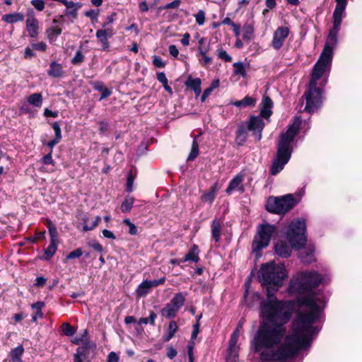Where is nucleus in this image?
Returning a JSON list of instances; mask_svg holds the SVG:
<instances>
[{
	"mask_svg": "<svg viewBox=\"0 0 362 362\" xmlns=\"http://www.w3.org/2000/svg\"><path fill=\"white\" fill-rule=\"evenodd\" d=\"M288 276L284 264L274 262L263 264L259 270L267 299L261 303L263 321L252 346L262 362L292 360L301 349L310 346L313 336L320 330L313 324L320 317L325 301L313 288L328 278L315 271L298 272L291 279L288 289L296 302L278 300L274 293Z\"/></svg>",
	"mask_w": 362,
	"mask_h": 362,
	"instance_id": "nucleus-1",
	"label": "nucleus"
},
{
	"mask_svg": "<svg viewBox=\"0 0 362 362\" xmlns=\"http://www.w3.org/2000/svg\"><path fill=\"white\" fill-rule=\"evenodd\" d=\"M335 46L325 42L324 49L313 67L308 88L303 96L306 101L304 111L313 112L321 105L322 89L320 87L325 86L327 82Z\"/></svg>",
	"mask_w": 362,
	"mask_h": 362,
	"instance_id": "nucleus-2",
	"label": "nucleus"
},
{
	"mask_svg": "<svg viewBox=\"0 0 362 362\" xmlns=\"http://www.w3.org/2000/svg\"><path fill=\"white\" fill-rule=\"evenodd\" d=\"M300 124V118L296 117L292 124L288 126L286 132L280 135L276 158L273 161L271 167V173L272 175H275L281 171L290 160L293 151L292 143L295 136L298 133Z\"/></svg>",
	"mask_w": 362,
	"mask_h": 362,
	"instance_id": "nucleus-3",
	"label": "nucleus"
},
{
	"mask_svg": "<svg viewBox=\"0 0 362 362\" xmlns=\"http://www.w3.org/2000/svg\"><path fill=\"white\" fill-rule=\"evenodd\" d=\"M260 105V115L251 116L248 122L245 124L247 129L253 132L256 141H259L262 138V131L264 127L262 118L268 119L272 115L273 102L269 97L264 96Z\"/></svg>",
	"mask_w": 362,
	"mask_h": 362,
	"instance_id": "nucleus-4",
	"label": "nucleus"
},
{
	"mask_svg": "<svg viewBox=\"0 0 362 362\" xmlns=\"http://www.w3.org/2000/svg\"><path fill=\"white\" fill-rule=\"evenodd\" d=\"M305 223L299 218L293 221L286 232V238L292 247L301 248L306 243Z\"/></svg>",
	"mask_w": 362,
	"mask_h": 362,
	"instance_id": "nucleus-5",
	"label": "nucleus"
},
{
	"mask_svg": "<svg viewBox=\"0 0 362 362\" xmlns=\"http://www.w3.org/2000/svg\"><path fill=\"white\" fill-rule=\"evenodd\" d=\"M298 201L295 200L292 194H287L281 197H269L267 203V209L274 214H285L292 209Z\"/></svg>",
	"mask_w": 362,
	"mask_h": 362,
	"instance_id": "nucleus-6",
	"label": "nucleus"
},
{
	"mask_svg": "<svg viewBox=\"0 0 362 362\" xmlns=\"http://www.w3.org/2000/svg\"><path fill=\"white\" fill-rule=\"evenodd\" d=\"M275 232V227L270 224H262L258 227L257 234L255 236L252 242L253 252H259L266 247Z\"/></svg>",
	"mask_w": 362,
	"mask_h": 362,
	"instance_id": "nucleus-7",
	"label": "nucleus"
},
{
	"mask_svg": "<svg viewBox=\"0 0 362 362\" xmlns=\"http://www.w3.org/2000/svg\"><path fill=\"white\" fill-rule=\"evenodd\" d=\"M346 8L337 6L333 13V28L330 30L326 42L336 45L337 44V35L340 30L342 18L344 16Z\"/></svg>",
	"mask_w": 362,
	"mask_h": 362,
	"instance_id": "nucleus-8",
	"label": "nucleus"
},
{
	"mask_svg": "<svg viewBox=\"0 0 362 362\" xmlns=\"http://www.w3.org/2000/svg\"><path fill=\"white\" fill-rule=\"evenodd\" d=\"M185 301V295L179 293L175 295L170 303L161 310V314L163 317L171 319L175 317L178 310L184 305Z\"/></svg>",
	"mask_w": 362,
	"mask_h": 362,
	"instance_id": "nucleus-9",
	"label": "nucleus"
},
{
	"mask_svg": "<svg viewBox=\"0 0 362 362\" xmlns=\"http://www.w3.org/2000/svg\"><path fill=\"white\" fill-rule=\"evenodd\" d=\"M241 327L242 323L240 321L237 328L233 332L229 341L226 362H238L239 346L237 345V342L240 335V329Z\"/></svg>",
	"mask_w": 362,
	"mask_h": 362,
	"instance_id": "nucleus-10",
	"label": "nucleus"
},
{
	"mask_svg": "<svg viewBox=\"0 0 362 362\" xmlns=\"http://www.w3.org/2000/svg\"><path fill=\"white\" fill-rule=\"evenodd\" d=\"M48 230L50 236V244L47 248L45 250L44 255L42 257V258L46 260L51 259L56 253L58 244L57 230L51 221L48 223Z\"/></svg>",
	"mask_w": 362,
	"mask_h": 362,
	"instance_id": "nucleus-11",
	"label": "nucleus"
},
{
	"mask_svg": "<svg viewBox=\"0 0 362 362\" xmlns=\"http://www.w3.org/2000/svg\"><path fill=\"white\" fill-rule=\"evenodd\" d=\"M290 33L288 27L280 26L274 33L272 40V46L276 49L279 50L281 49L286 39L288 37Z\"/></svg>",
	"mask_w": 362,
	"mask_h": 362,
	"instance_id": "nucleus-12",
	"label": "nucleus"
},
{
	"mask_svg": "<svg viewBox=\"0 0 362 362\" xmlns=\"http://www.w3.org/2000/svg\"><path fill=\"white\" fill-rule=\"evenodd\" d=\"M165 281V278L163 277L159 279L148 281H143L139 286H138L136 292V295L139 298L144 297L147 295V293L150 291V290L156 287L159 285H163Z\"/></svg>",
	"mask_w": 362,
	"mask_h": 362,
	"instance_id": "nucleus-13",
	"label": "nucleus"
},
{
	"mask_svg": "<svg viewBox=\"0 0 362 362\" xmlns=\"http://www.w3.org/2000/svg\"><path fill=\"white\" fill-rule=\"evenodd\" d=\"M244 176L242 174H238L230 182L226 192L227 194H231L233 191H238L240 193L244 192V187L243 182Z\"/></svg>",
	"mask_w": 362,
	"mask_h": 362,
	"instance_id": "nucleus-14",
	"label": "nucleus"
},
{
	"mask_svg": "<svg viewBox=\"0 0 362 362\" xmlns=\"http://www.w3.org/2000/svg\"><path fill=\"white\" fill-rule=\"evenodd\" d=\"M26 29L30 37H36L37 36L39 25L37 20L34 16H31L27 18Z\"/></svg>",
	"mask_w": 362,
	"mask_h": 362,
	"instance_id": "nucleus-15",
	"label": "nucleus"
},
{
	"mask_svg": "<svg viewBox=\"0 0 362 362\" xmlns=\"http://www.w3.org/2000/svg\"><path fill=\"white\" fill-rule=\"evenodd\" d=\"M218 189L219 187L218 186V183H214V185L210 188V189L208 192L204 193L202 195L201 200L203 202L211 204L217 195Z\"/></svg>",
	"mask_w": 362,
	"mask_h": 362,
	"instance_id": "nucleus-16",
	"label": "nucleus"
},
{
	"mask_svg": "<svg viewBox=\"0 0 362 362\" xmlns=\"http://www.w3.org/2000/svg\"><path fill=\"white\" fill-rule=\"evenodd\" d=\"M275 252L279 256L286 258L291 255V248L286 243L279 242L275 245Z\"/></svg>",
	"mask_w": 362,
	"mask_h": 362,
	"instance_id": "nucleus-17",
	"label": "nucleus"
},
{
	"mask_svg": "<svg viewBox=\"0 0 362 362\" xmlns=\"http://www.w3.org/2000/svg\"><path fill=\"white\" fill-rule=\"evenodd\" d=\"M81 220L83 224V231L86 232L88 230H93L95 228H96L101 221V218L100 216H97L91 223H89V217L87 215H83L81 218Z\"/></svg>",
	"mask_w": 362,
	"mask_h": 362,
	"instance_id": "nucleus-18",
	"label": "nucleus"
},
{
	"mask_svg": "<svg viewBox=\"0 0 362 362\" xmlns=\"http://www.w3.org/2000/svg\"><path fill=\"white\" fill-rule=\"evenodd\" d=\"M61 33L62 28L56 25H51L45 31L47 37L50 42H54Z\"/></svg>",
	"mask_w": 362,
	"mask_h": 362,
	"instance_id": "nucleus-19",
	"label": "nucleus"
},
{
	"mask_svg": "<svg viewBox=\"0 0 362 362\" xmlns=\"http://www.w3.org/2000/svg\"><path fill=\"white\" fill-rule=\"evenodd\" d=\"M199 259V248L197 245H194L188 253L185 256L182 262H185L191 261L193 262H198Z\"/></svg>",
	"mask_w": 362,
	"mask_h": 362,
	"instance_id": "nucleus-20",
	"label": "nucleus"
},
{
	"mask_svg": "<svg viewBox=\"0 0 362 362\" xmlns=\"http://www.w3.org/2000/svg\"><path fill=\"white\" fill-rule=\"evenodd\" d=\"M63 69L60 64L52 62L49 65L48 70L49 76L54 78H58L62 76Z\"/></svg>",
	"mask_w": 362,
	"mask_h": 362,
	"instance_id": "nucleus-21",
	"label": "nucleus"
},
{
	"mask_svg": "<svg viewBox=\"0 0 362 362\" xmlns=\"http://www.w3.org/2000/svg\"><path fill=\"white\" fill-rule=\"evenodd\" d=\"M247 128L246 127V125L242 124L240 125L236 133V138L235 141L238 145H242L247 139Z\"/></svg>",
	"mask_w": 362,
	"mask_h": 362,
	"instance_id": "nucleus-22",
	"label": "nucleus"
},
{
	"mask_svg": "<svg viewBox=\"0 0 362 362\" xmlns=\"http://www.w3.org/2000/svg\"><path fill=\"white\" fill-rule=\"evenodd\" d=\"M24 353V348L23 345H19L15 349H12L10 353L12 362H23L22 356Z\"/></svg>",
	"mask_w": 362,
	"mask_h": 362,
	"instance_id": "nucleus-23",
	"label": "nucleus"
},
{
	"mask_svg": "<svg viewBox=\"0 0 362 362\" xmlns=\"http://www.w3.org/2000/svg\"><path fill=\"white\" fill-rule=\"evenodd\" d=\"M24 19L23 14L21 13H13L2 16V20L8 23H13L22 21Z\"/></svg>",
	"mask_w": 362,
	"mask_h": 362,
	"instance_id": "nucleus-24",
	"label": "nucleus"
},
{
	"mask_svg": "<svg viewBox=\"0 0 362 362\" xmlns=\"http://www.w3.org/2000/svg\"><path fill=\"white\" fill-rule=\"evenodd\" d=\"M27 101L34 107H40L42 105V94L39 93H33L28 97Z\"/></svg>",
	"mask_w": 362,
	"mask_h": 362,
	"instance_id": "nucleus-25",
	"label": "nucleus"
},
{
	"mask_svg": "<svg viewBox=\"0 0 362 362\" xmlns=\"http://www.w3.org/2000/svg\"><path fill=\"white\" fill-rule=\"evenodd\" d=\"M95 36L98 39V40L100 42L102 46H103V49L107 50L109 49L110 44L108 42V37L106 35L105 30H103V29L97 30V32L95 33Z\"/></svg>",
	"mask_w": 362,
	"mask_h": 362,
	"instance_id": "nucleus-26",
	"label": "nucleus"
},
{
	"mask_svg": "<svg viewBox=\"0 0 362 362\" xmlns=\"http://www.w3.org/2000/svg\"><path fill=\"white\" fill-rule=\"evenodd\" d=\"M221 228V222L218 220H214L212 222V224H211V233H212V237L216 243L218 242L220 240Z\"/></svg>",
	"mask_w": 362,
	"mask_h": 362,
	"instance_id": "nucleus-27",
	"label": "nucleus"
},
{
	"mask_svg": "<svg viewBox=\"0 0 362 362\" xmlns=\"http://www.w3.org/2000/svg\"><path fill=\"white\" fill-rule=\"evenodd\" d=\"M256 99L250 97V96H245L243 99L240 100H237L234 103H233V105L236 107H247V106H251L254 107L256 104Z\"/></svg>",
	"mask_w": 362,
	"mask_h": 362,
	"instance_id": "nucleus-28",
	"label": "nucleus"
},
{
	"mask_svg": "<svg viewBox=\"0 0 362 362\" xmlns=\"http://www.w3.org/2000/svg\"><path fill=\"white\" fill-rule=\"evenodd\" d=\"M134 203V198L132 196H127L121 204V211L127 213L131 211Z\"/></svg>",
	"mask_w": 362,
	"mask_h": 362,
	"instance_id": "nucleus-29",
	"label": "nucleus"
},
{
	"mask_svg": "<svg viewBox=\"0 0 362 362\" xmlns=\"http://www.w3.org/2000/svg\"><path fill=\"white\" fill-rule=\"evenodd\" d=\"M204 50L200 49L201 58L199 59L200 64L203 66H207L212 62V57L209 55V52H203Z\"/></svg>",
	"mask_w": 362,
	"mask_h": 362,
	"instance_id": "nucleus-30",
	"label": "nucleus"
},
{
	"mask_svg": "<svg viewBox=\"0 0 362 362\" xmlns=\"http://www.w3.org/2000/svg\"><path fill=\"white\" fill-rule=\"evenodd\" d=\"M313 252L311 250H309L308 251H307V250H305L303 251H301L299 255L301 260L303 262L309 264L314 261Z\"/></svg>",
	"mask_w": 362,
	"mask_h": 362,
	"instance_id": "nucleus-31",
	"label": "nucleus"
},
{
	"mask_svg": "<svg viewBox=\"0 0 362 362\" xmlns=\"http://www.w3.org/2000/svg\"><path fill=\"white\" fill-rule=\"evenodd\" d=\"M201 79L199 78H192L191 76L188 78L185 84L187 87L190 88L193 90L197 89L201 86Z\"/></svg>",
	"mask_w": 362,
	"mask_h": 362,
	"instance_id": "nucleus-32",
	"label": "nucleus"
},
{
	"mask_svg": "<svg viewBox=\"0 0 362 362\" xmlns=\"http://www.w3.org/2000/svg\"><path fill=\"white\" fill-rule=\"evenodd\" d=\"M177 328H178V327L177 325V323L175 321L170 322L168 325V334L165 338V341H170L175 335V332L177 330Z\"/></svg>",
	"mask_w": 362,
	"mask_h": 362,
	"instance_id": "nucleus-33",
	"label": "nucleus"
},
{
	"mask_svg": "<svg viewBox=\"0 0 362 362\" xmlns=\"http://www.w3.org/2000/svg\"><path fill=\"white\" fill-rule=\"evenodd\" d=\"M218 59L226 62H230L232 57L223 48H218L216 51Z\"/></svg>",
	"mask_w": 362,
	"mask_h": 362,
	"instance_id": "nucleus-34",
	"label": "nucleus"
},
{
	"mask_svg": "<svg viewBox=\"0 0 362 362\" xmlns=\"http://www.w3.org/2000/svg\"><path fill=\"white\" fill-rule=\"evenodd\" d=\"M233 66L235 68L234 74L245 76V66L242 62H235L233 64Z\"/></svg>",
	"mask_w": 362,
	"mask_h": 362,
	"instance_id": "nucleus-35",
	"label": "nucleus"
},
{
	"mask_svg": "<svg viewBox=\"0 0 362 362\" xmlns=\"http://www.w3.org/2000/svg\"><path fill=\"white\" fill-rule=\"evenodd\" d=\"M86 356V350L84 348H78L74 355V362H83Z\"/></svg>",
	"mask_w": 362,
	"mask_h": 362,
	"instance_id": "nucleus-36",
	"label": "nucleus"
},
{
	"mask_svg": "<svg viewBox=\"0 0 362 362\" xmlns=\"http://www.w3.org/2000/svg\"><path fill=\"white\" fill-rule=\"evenodd\" d=\"M199 153V145L197 142L194 140L192 146L191 151L188 156V160H194Z\"/></svg>",
	"mask_w": 362,
	"mask_h": 362,
	"instance_id": "nucleus-37",
	"label": "nucleus"
},
{
	"mask_svg": "<svg viewBox=\"0 0 362 362\" xmlns=\"http://www.w3.org/2000/svg\"><path fill=\"white\" fill-rule=\"evenodd\" d=\"M84 15L90 18L92 22H97L99 16V10L90 9L85 11Z\"/></svg>",
	"mask_w": 362,
	"mask_h": 362,
	"instance_id": "nucleus-38",
	"label": "nucleus"
},
{
	"mask_svg": "<svg viewBox=\"0 0 362 362\" xmlns=\"http://www.w3.org/2000/svg\"><path fill=\"white\" fill-rule=\"evenodd\" d=\"M196 23L199 25H202L205 23V12L203 10H199L198 12L194 15Z\"/></svg>",
	"mask_w": 362,
	"mask_h": 362,
	"instance_id": "nucleus-39",
	"label": "nucleus"
},
{
	"mask_svg": "<svg viewBox=\"0 0 362 362\" xmlns=\"http://www.w3.org/2000/svg\"><path fill=\"white\" fill-rule=\"evenodd\" d=\"M198 45V54H200V49L204 50L203 52H209L211 50L210 44L206 43V39H200Z\"/></svg>",
	"mask_w": 362,
	"mask_h": 362,
	"instance_id": "nucleus-40",
	"label": "nucleus"
},
{
	"mask_svg": "<svg viewBox=\"0 0 362 362\" xmlns=\"http://www.w3.org/2000/svg\"><path fill=\"white\" fill-rule=\"evenodd\" d=\"M62 331L66 336H72L76 332V329L71 326L69 323H64L62 325Z\"/></svg>",
	"mask_w": 362,
	"mask_h": 362,
	"instance_id": "nucleus-41",
	"label": "nucleus"
},
{
	"mask_svg": "<svg viewBox=\"0 0 362 362\" xmlns=\"http://www.w3.org/2000/svg\"><path fill=\"white\" fill-rule=\"evenodd\" d=\"M44 305L45 303L42 301H38L31 305L32 308L35 310V314H37L39 317H42V308Z\"/></svg>",
	"mask_w": 362,
	"mask_h": 362,
	"instance_id": "nucleus-42",
	"label": "nucleus"
},
{
	"mask_svg": "<svg viewBox=\"0 0 362 362\" xmlns=\"http://www.w3.org/2000/svg\"><path fill=\"white\" fill-rule=\"evenodd\" d=\"M84 61V55L81 51L78 50L76 52L74 57L71 59L73 64H80Z\"/></svg>",
	"mask_w": 362,
	"mask_h": 362,
	"instance_id": "nucleus-43",
	"label": "nucleus"
},
{
	"mask_svg": "<svg viewBox=\"0 0 362 362\" xmlns=\"http://www.w3.org/2000/svg\"><path fill=\"white\" fill-rule=\"evenodd\" d=\"M83 255L82 250L81 248H77L74 251L71 252L67 256V259L79 258Z\"/></svg>",
	"mask_w": 362,
	"mask_h": 362,
	"instance_id": "nucleus-44",
	"label": "nucleus"
},
{
	"mask_svg": "<svg viewBox=\"0 0 362 362\" xmlns=\"http://www.w3.org/2000/svg\"><path fill=\"white\" fill-rule=\"evenodd\" d=\"M52 128L55 134V138H57V140H62V136L59 123L57 122H54L52 124Z\"/></svg>",
	"mask_w": 362,
	"mask_h": 362,
	"instance_id": "nucleus-45",
	"label": "nucleus"
},
{
	"mask_svg": "<svg viewBox=\"0 0 362 362\" xmlns=\"http://www.w3.org/2000/svg\"><path fill=\"white\" fill-rule=\"evenodd\" d=\"M253 28L252 26H247L244 28L243 39L250 40L253 35Z\"/></svg>",
	"mask_w": 362,
	"mask_h": 362,
	"instance_id": "nucleus-46",
	"label": "nucleus"
},
{
	"mask_svg": "<svg viewBox=\"0 0 362 362\" xmlns=\"http://www.w3.org/2000/svg\"><path fill=\"white\" fill-rule=\"evenodd\" d=\"M31 4L38 11H42L45 8V2L42 0H32Z\"/></svg>",
	"mask_w": 362,
	"mask_h": 362,
	"instance_id": "nucleus-47",
	"label": "nucleus"
},
{
	"mask_svg": "<svg viewBox=\"0 0 362 362\" xmlns=\"http://www.w3.org/2000/svg\"><path fill=\"white\" fill-rule=\"evenodd\" d=\"M32 48L38 51H45L47 49V45L43 42H40L37 43H33L31 45Z\"/></svg>",
	"mask_w": 362,
	"mask_h": 362,
	"instance_id": "nucleus-48",
	"label": "nucleus"
},
{
	"mask_svg": "<svg viewBox=\"0 0 362 362\" xmlns=\"http://www.w3.org/2000/svg\"><path fill=\"white\" fill-rule=\"evenodd\" d=\"M153 64L155 66L163 68L165 65V62L158 56H154L153 59Z\"/></svg>",
	"mask_w": 362,
	"mask_h": 362,
	"instance_id": "nucleus-49",
	"label": "nucleus"
},
{
	"mask_svg": "<svg viewBox=\"0 0 362 362\" xmlns=\"http://www.w3.org/2000/svg\"><path fill=\"white\" fill-rule=\"evenodd\" d=\"M59 2L64 4L68 9H72V8H74V7H77L78 6H80L78 4H76L73 1H69L67 0H59Z\"/></svg>",
	"mask_w": 362,
	"mask_h": 362,
	"instance_id": "nucleus-50",
	"label": "nucleus"
},
{
	"mask_svg": "<svg viewBox=\"0 0 362 362\" xmlns=\"http://www.w3.org/2000/svg\"><path fill=\"white\" fill-rule=\"evenodd\" d=\"M52 151L51 150L50 152L45 155L43 158H42V162L45 165H47V164H52V165H54V160L52 159Z\"/></svg>",
	"mask_w": 362,
	"mask_h": 362,
	"instance_id": "nucleus-51",
	"label": "nucleus"
},
{
	"mask_svg": "<svg viewBox=\"0 0 362 362\" xmlns=\"http://www.w3.org/2000/svg\"><path fill=\"white\" fill-rule=\"evenodd\" d=\"M180 4V0H174L173 1L166 4L163 8L164 9H170V8H177L179 7Z\"/></svg>",
	"mask_w": 362,
	"mask_h": 362,
	"instance_id": "nucleus-52",
	"label": "nucleus"
},
{
	"mask_svg": "<svg viewBox=\"0 0 362 362\" xmlns=\"http://www.w3.org/2000/svg\"><path fill=\"white\" fill-rule=\"evenodd\" d=\"M157 79L163 85H166L168 83V78L163 72L157 74Z\"/></svg>",
	"mask_w": 362,
	"mask_h": 362,
	"instance_id": "nucleus-53",
	"label": "nucleus"
},
{
	"mask_svg": "<svg viewBox=\"0 0 362 362\" xmlns=\"http://www.w3.org/2000/svg\"><path fill=\"white\" fill-rule=\"evenodd\" d=\"M168 49L170 55H172L175 58L177 57L179 54V51L175 45H170Z\"/></svg>",
	"mask_w": 362,
	"mask_h": 362,
	"instance_id": "nucleus-54",
	"label": "nucleus"
},
{
	"mask_svg": "<svg viewBox=\"0 0 362 362\" xmlns=\"http://www.w3.org/2000/svg\"><path fill=\"white\" fill-rule=\"evenodd\" d=\"M213 91V88H207L204 90L203 94L201 96V101L203 103L206 100V99L210 95L211 92Z\"/></svg>",
	"mask_w": 362,
	"mask_h": 362,
	"instance_id": "nucleus-55",
	"label": "nucleus"
},
{
	"mask_svg": "<svg viewBox=\"0 0 362 362\" xmlns=\"http://www.w3.org/2000/svg\"><path fill=\"white\" fill-rule=\"evenodd\" d=\"M102 233H103V236L106 238L111 239V240H115L116 238L114 233L107 229L103 230Z\"/></svg>",
	"mask_w": 362,
	"mask_h": 362,
	"instance_id": "nucleus-56",
	"label": "nucleus"
},
{
	"mask_svg": "<svg viewBox=\"0 0 362 362\" xmlns=\"http://www.w3.org/2000/svg\"><path fill=\"white\" fill-rule=\"evenodd\" d=\"M35 56V54L33 51V49L29 47H27L25 49V52H24V57L25 59H31L33 58V57Z\"/></svg>",
	"mask_w": 362,
	"mask_h": 362,
	"instance_id": "nucleus-57",
	"label": "nucleus"
},
{
	"mask_svg": "<svg viewBox=\"0 0 362 362\" xmlns=\"http://www.w3.org/2000/svg\"><path fill=\"white\" fill-rule=\"evenodd\" d=\"M189 39L190 35L188 33H185L183 35V37L181 39L180 42L184 46H188L189 45Z\"/></svg>",
	"mask_w": 362,
	"mask_h": 362,
	"instance_id": "nucleus-58",
	"label": "nucleus"
},
{
	"mask_svg": "<svg viewBox=\"0 0 362 362\" xmlns=\"http://www.w3.org/2000/svg\"><path fill=\"white\" fill-rule=\"evenodd\" d=\"M134 179L132 175H129L127 182V190L128 192H132L133 190Z\"/></svg>",
	"mask_w": 362,
	"mask_h": 362,
	"instance_id": "nucleus-59",
	"label": "nucleus"
},
{
	"mask_svg": "<svg viewBox=\"0 0 362 362\" xmlns=\"http://www.w3.org/2000/svg\"><path fill=\"white\" fill-rule=\"evenodd\" d=\"M108 362H118L119 356L115 352H110L107 356Z\"/></svg>",
	"mask_w": 362,
	"mask_h": 362,
	"instance_id": "nucleus-60",
	"label": "nucleus"
},
{
	"mask_svg": "<svg viewBox=\"0 0 362 362\" xmlns=\"http://www.w3.org/2000/svg\"><path fill=\"white\" fill-rule=\"evenodd\" d=\"M177 352L174 348L169 347L168 349L167 356L169 358L173 359V358H175L177 356Z\"/></svg>",
	"mask_w": 362,
	"mask_h": 362,
	"instance_id": "nucleus-61",
	"label": "nucleus"
},
{
	"mask_svg": "<svg viewBox=\"0 0 362 362\" xmlns=\"http://www.w3.org/2000/svg\"><path fill=\"white\" fill-rule=\"evenodd\" d=\"M100 92H101V96L100 98V100L107 98L112 93L111 91L109 89H107V88H105Z\"/></svg>",
	"mask_w": 362,
	"mask_h": 362,
	"instance_id": "nucleus-62",
	"label": "nucleus"
},
{
	"mask_svg": "<svg viewBox=\"0 0 362 362\" xmlns=\"http://www.w3.org/2000/svg\"><path fill=\"white\" fill-rule=\"evenodd\" d=\"M99 129L102 133H105L107 131L108 124L104 121H101L98 123Z\"/></svg>",
	"mask_w": 362,
	"mask_h": 362,
	"instance_id": "nucleus-63",
	"label": "nucleus"
},
{
	"mask_svg": "<svg viewBox=\"0 0 362 362\" xmlns=\"http://www.w3.org/2000/svg\"><path fill=\"white\" fill-rule=\"evenodd\" d=\"M44 115L45 117H57L58 116L57 112H53L47 108H46L44 111Z\"/></svg>",
	"mask_w": 362,
	"mask_h": 362,
	"instance_id": "nucleus-64",
	"label": "nucleus"
}]
</instances>
